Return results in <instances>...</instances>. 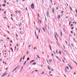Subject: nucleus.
Wrapping results in <instances>:
<instances>
[{
    "mask_svg": "<svg viewBox=\"0 0 77 77\" xmlns=\"http://www.w3.org/2000/svg\"><path fill=\"white\" fill-rule=\"evenodd\" d=\"M31 5V7L32 9H34V5H33V4L32 3V5Z\"/></svg>",
    "mask_w": 77,
    "mask_h": 77,
    "instance_id": "f257e3e1",
    "label": "nucleus"
},
{
    "mask_svg": "<svg viewBox=\"0 0 77 77\" xmlns=\"http://www.w3.org/2000/svg\"><path fill=\"white\" fill-rule=\"evenodd\" d=\"M7 74H6V73H4L3 75H2L1 76L2 77H3L4 76H5V75H7Z\"/></svg>",
    "mask_w": 77,
    "mask_h": 77,
    "instance_id": "f03ea898",
    "label": "nucleus"
},
{
    "mask_svg": "<svg viewBox=\"0 0 77 77\" xmlns=\"http://www.w3.org/2000/svg\"><path fill=\"white\" fill-rule=\"evenodd\" d=\"M19 65H18V66L16 67V68H15L13 70V72H14V71H15L18 68V67Z\"/></svg>",
    "mask_w": 77,
    "mask_h": 77,
    "instance_id": "7ed1b4c3",
    "label": "nucleus"
},
{
    "mask_svg": "<svg viewBox=\"0 0 77 77\" xmlns=\"http://www.w3.org/2000/svg\"><path fill=\"white\" fill-rule=\"evenodd\" d=\"M63 55L64 56H66V53H63Z\"/></svg>",
    "mask_w": 77,
    "mask_h": 77,
    "instance_id": "20e7f679",
    "label": "nucleus"
},
{
    "mask_svg": "<svg viewBox=\"0 0 77 77\" xmlns=\"http://www.w3.org/2000/svg\"><path fill=\"white\" fill-rule=\"evenodd\" d=\"M60 18V15H59L58 16H57V18L59 19Z\"/></svg>",
    "mask_w": 77,
    "mask_h": 77,
    "instance_id": "39448f33",
    "label": "nucleus"
},
{
    "mask_svg": "<svg viewBox=\"0 0 77 77\" xmlns=\"http://www.w3.org/2000/svg\"><path fill=\"white\" fill-rule=\"evenodd\" d=\"M35 61V60H32V61H31L30 62V63H32V62H34Z\"/></svg>",
    "mask_w": 77,
    "mask_h": 77,
    "instance_id": "423d86ee",
    "label": "nucleus"
},
{
    "mask_svg": "<svg viewBox=\"0 0 77 77\" xmlns=\"http://www.w3.org/2000/svg\"><path fill=\"white\" fill-rule=\"evenodd\" d=\"M52 12L53 13H54V8H52Z\"/></svg>",
    "mask_w": 77,
    "mask_h": 77,
    "instance_id": "0eeeda50",
    "label": "nucleus"
},
{
    "mask_svg": "<svg viewBox=\"0 0 77 77\" xmlns=\"http://www.w3.org/2000/svg\"><path fill=\"white\" fill-rule=\"evenodd\" d=\"M2 6H3L4 7H5V6H6V5H5V4H3L2 5Z\"/></svg>",
    "mask_w": 77,
    "mask_h": 77,
    "instance_id": "6e6552de",
    "label": "nucleus"
},
{
    "mask_svg": "<svg viewBox=\"0 0 77 77\" xmlns=\"http://www.w3.org/2000/svg\"><path fill=\"white\" fill-rule=\"evenodd\" d=\"M27 62V61H25V62H24V65H26V62Z\"/></svg>",
    "mask_w": 77,
    "mask_h": 77,
    "instance_id": "1a4fd4ad",
    "label": "nucleus"
},
{
    "mask_svg": "<svg viewBox=\"0 0 77 77\" xmlns=\"http://www.w3.org/2000/svg\"><path fill=\"white\" fill-rule=\"evenodd\" d=\"M42 28L43 29V31L45 32V29H44V27H42Z\"/></svg>",
    "mask_w": 77,
    "mask_h": 77,
    "instance_id": "9d476101",
    "label": "nucleus"
},
{
    "mask_svg": "<svg viewBox=\"0 0 77 77\" xmlns=\"http://www.w3.org/2000/svg\"><path fill=\"white\" fill-rule=\"evenodd\" d=\"M22 57H21L20 61V62H21V60H22Z\"/></svg>",
    "mask_w": 77,
    "mask_h": 77,
    "instance_id": "9b49d317",
    "label": "nucleus"
},
{
    "mask_svg": "<svg viewBox=\"0 0 77 77\" xmlns=\"http://www.w3.org/2000/svg\"><path fill=\"white\" fill-rule=\"evenodd\" d=\"M69 67L71 68V69H72V67H71L69 65Z\"/></svg>",
    "mask_w": 77,
    "mask_h": 77,
    "instance_id": "f8f14e48",
    "label": "nucleus"
},
{
    "mask_svg": "<svg viewBox=\"0 0 77 77\" xmlns=\"http://www.w3.org/2000/svg\"><path fill=\"white\" fill-rule=\"evenodd\" d=\"M65 72H67V70L66 68L65 69Z\"/></svg>",
    "mask_w": 77,
    "mask_h": 77,
    "instance_id": "ddd939ff",
    "label": "nucleus"
},
{
    "mask_svg": "<svg viewBox=\"0 0 77 77\" xmlns=\"http://www.w3.org/2000/svg\"><path fill=\"white\" fill-rule=\"evenodd\" d=\"M22 25V24H21V23H20V25H19V26H21V25Z\"/></svg>",
    "mask_w": 77,
    "mask_h": 77,
    "instance_id": "4468645a",
    "label": "nucleus"
},
{
    "mask_svg": "<svg viewBox=\"0 0 77 77\" xmlns=\"http://www.w3.org/2000/svg\"><path fill=\"white\" fill-rule=\"evenodd\" d=\"M56 35H57V38H58V35H57V32H56Z\"/></svg>",
    "mask_w": 77,
    "mask_h": 77,
    "instance_id": "2eb2a0df",
    "label": "nucleus"
},
{
    "mask_svg": "<svg viewBox=\"0 0 77 77\" xmlns=\"http://www.w3.org/2000/svg\"><path fill=\"white\" fill-rule=\"evenodd\" d=\"M61 36H62V31L61 32Z\"/></svg>",
    "mask_w": 77,
    "mask_h": 77,
    "instance_id": "dca6fc26",
    "label": "nucleus"
},
{
    "mask_svg": "<svg viewBox=\"0 0 77 77\" xmlns=\"http://www.w3.org/2000/svg\"><path fill=\"white\" fill-rule=\"evenodd\" d=\"M36 64V63H32V65H35Z\"/></svg>",
    "mask_w": 77,
    "mask_h": 77,
    "instance_id": "f3484780",
    "label": "nucleus"
},
{
    "mask_svg": "<svg viewBox=\"0 0 77 77\" xmlns=\"http://www.w3.org/2000/svg\"><path fill=\"white\" fill-rule=\"evenodd\" d=\"M48 69L49 70H50V67H49V66H48Z\"/></svg>",
    "mask_w": 77,
    "mask_h": 77,
    "instance_id": "a211bd4d",
    "label": "nucleus"
},
{
    "mask_svg": "<svg viewBox=\"0 0 77 77\" xmlns=\"http://www.w3.org/2000/svg\"><path fill=\"white\" fill-rule=\"evenodd\" d=\"M59 52L60 53V54H61V51H59Z\"/></svg>",
    "mask_w": 77,
    "mask_h": 77,
    "instance_id": "6ab92c4d",
    "label": "nucleus"
},
{
    "mask_svg": "<svg viewBox=\"0 0 77 77\" xmlns=\"http://www.w3.org/2000/svg\"><path fill=\"white\" fill-rule=\"evenodd\" d=\"M71 45H72V46L73 47H74V46H73V45H72V44L71 43Z\"/></svg>",
    "mask_w": 77,
    "mask_h": 77,
    "instance_id": "aec40b11",
    "label": "nucleus"
},
{
    "mask_svg": "<svg viewBox=\"0 0 77 77\" xmlns=\"http://www.w3.org/2000/svg\"><path fill=\"white\" fill-rule=\"evenodd\" d=\"M70 9L71 10V11H72V8L71 7L70 8Z\"/></svg>",
    "mask_w": 77,
    "mask_h": 77,
    "instance_id": "412c9836",
    "label": "nucleus"
},
{
    "mask_svg": "<svg viewBox=\"0 0 77 77\" xmlns=\"http://www.w3.org/2000/svg\"><path fill=\"white\" fill-rule=\"evenodd\" d=\"M29 60V58H27V60Z\"/></svg>",
    "mask_w": 77,
    "mask_h": 77,
    "instance_id": "4be33fe9",
    "label": "nucleus"
},
{
    "mask_svg": "<svg viewBox=\"0 0 77 77\" xmlns=\"http://www.w3.org/2000/svg\"><path fill=\"white\" fill-rule=\"evenodd\" d=\"M44 72H42L41 73V74H44Z\"/></svg>",
    "mask_w": 77,
    "mask_h": 77,
    "instance_id": "5701e85b",
    "label": "nucleus"
},
{
    "mask_svg": "<svg viewBox=\"0 0 77 77\" xmlns=\"http://www.w3.org/2000/svg\"><path fill=\"white\" fill-rule=\"evenodd\" d=\"M37 57H38V58H40V57H39V56L38 55H37Z\"/></svg>",
    "mask_w": 77,
    "mask_h": 77,
    "instance_id": "b1692460",
    "label": "nucleus"
},
{
    "mask_svg": "<svg viewBox=\"0 0 77 77\" xmlns=\"http://www.w3.org/2000/svg\"><path fill=\"white\" fill-rule=\"evenodd\" d=\"M55 38H56V39H57V37H56V35H55Z\"/></svg>",
    "mask_w": 77,
    "mask_h": 77,
    "instance_id": "393cba45",
    "label": "nucleus"
},
{
    "mask_svg": "<svg viewBox=\"0 0 77 77\" xmlns=\"http://www.w3.org/2000/svg\"><path fill=\"white\" fill-rule=\"evenodd\" d=\"M25 57V56H23V59L24 60V58Z\"/></svg>",
    "mask_w": 77,
    "mask_h": 77,
    "instance_id": "a878e982",
    "label": "nucleus"
},
{
    "mask_svg": "<svg viewBox=\"0 0 77 77\" xmlns=\"http://www.w3.org/2000/svg\"><path fill=\"white\" fill-rule=\"evenodd\" d=\"M15 13H16V14H18V13L17 12V11H15Z\"/></svg>",
    "mask_w": 77,
    "mask_h": 77,
    "instance_id": "bb28decb",
    "label": "nucleus"
},
{
    "mask_svg": "<svg viewBox=\"0 0 77 77\" xmlns=\"http://www.w3.org/2000/svg\"><path fill=\"white\" fill-rule=\"evenodd\" d=\"M11 48V50H12V51H13V49H12V48Z\"/></svg>",
    "mask_w": 77,
    "mask_h": 77,
    "instance_id": "cd10ccee",
    "label": "nucleus"
},
{
    "mask_svg": "<svg viewBox=\"0 0 77 77\" xmlns=\"http://www.w3.org/2000/svg\"><path fill=\"white\" fill-rule=\"evenodd\" d=\"M65 42L67 44H68V43H67V42H66V41H65Z\"/></svg>",
    "mask_w": 77,
    "mask_h": 77,
    "instance_id": "c85d7f7f",
    "label": "nucleus"
},
{
    "mask_svg": "<svg viewBox=\"0 0 77 77\" xmlns=\"http://www.w3.org/2000/svg\"><path fill=\"white\" fill-rule=\"evenodd\" d=\"M4 2H5V3H6V0H4Z\"/></svg>",
    "mask_w": 77,
    "mask_h": 77,
    "instance_id": "c756f323",
    "label": "nucleus"
},
{
    "mask_svg": "<svg viewBox=\"0 0 77 77\" xmlns=\"http://www.w3.org/2000/svg\"><path fill=\"white\" fill-rule=\"evenodd\" d=\"M56 53H57V50H56Z\"/></svg>",
    "mask_w": 77,
    "mask_h": 77,
    "instance_id": "7c9ffc66",
    "label": "nucleus"
},
{
    "mask_svg": "<svg viewBox=\"0 0 77 77\" xmlns=\"http://www.w3.org/2000/svg\"><path fill=\"white\" fill-rule=\"evenodd\" d=\"M71 27H72V26H73V24H71Z\"/></svg>",
    "mask_w": 77,
    "mask_h": 77,
    "instance_id": "2f4dec72",
    "label": "nucleus"
},
{
    "mask_svg": "<svg viewBox=\"0 0 77 77\" xmlns=\"http://www.w3.org/2000/svg\"><path fill=\"white\" fill-rule=\"evenodd\" d=\"M56 9H57H57H58V7H57L56 8Z\"/></svg>",
    "mask_w": 77,
    "mask_h": 77,
    "instance_id": "473e14b6",
    "label": "nucleus"
},
{
    "mask_svg": "<svg viewBox=\"0 0 77 77\" xmlns=\"http://www.w3.org/2000/svg\"><path fill=\"white\" fill-rule=\"evenodd\" d=\"M66 68L67 69H69V68H68V67H66Z\"/></svg>",
    "mask_w": 77,
    "mask_h": 77,
    "instance_id": "72a5a7b5",
    "label": "nucleus"
},
{
    "mask_svg": "<svg viewBox=\"0 0 77 77\" xmlns=\"http://www.w3.org/2000/svg\"><path fill=\"white\" fill-rule=\"evenodd\" d=\"M39 33H40V29H39Z\"/></svg>",
    "mask_w": 77,
    "mask_h": 77,
    "instance_id": "f704fd0d",
    "label": "nucleus"
},
{
    "mask_svg": "<svg viewBox=\"0 0 77 77\" xmlns=\"http://www.w3.org/2000/svg\"><path fill=\"white\" fill-rule=\"evenodd\" d=\"M27 54H29V52L28 51L27 52Z\"/></svg>",
    "mask_w": 77,
    "mask_h": 77,
    "instance_id": "c9c22d12",
    "label": "nucleus"
},
{
    "mask_svg": "<svg viewBox=\"0 0 77 77\" xmlns=\"http://www.w3.org/2000/svg\"><path fill=\"white\" fill-rule=\"evenodd\" d=\"M75 11L76 12V13H77V10H75Z\"/></svg>",
    "mask_w": 77,
    "mask_h": 77,
    "instance_id": "e433bc0d",
    "label": "nucleus"
},
{
    "mask_svg": "<svg viewBox=\"0 0 77 77\" xmlns=\"http://www.w3.org/2000/svg\"><path fill=\"white\" fill-rule=\"evenodd\" d=\"M35 71H36V72H37V71H38V70H36Z\"/></svg>",
    "mask_w": 77,
    "mask_h": 77,
    "instance_id": "4c0bfd02",
    "label": "nucleus"
},
{
    "mask_svg": "<svg viewBox=\"0 0 77 77\" xmlns=\"http://www.w3.org/2000/svg\"><path fill=\"white\" fill-rule=\"evenodd\" d=\"M16 36H17V37H18V35H17V33H16Z\"/></svg>",
    "mask_w": 77,
    "mask_h": 77,
    "instance_id": "58836bf2",
    "label": "nucleus"
},
{
    "mask_svg": "<svg viewBox=\"0 0 77 77\" xmlns=\"http://www.w3.org/2000/svg\"><path fill=\"white\" fill-rule=\"evenodd\" d=\"M54 53L55 54H56V53L54 52Z\"/></svg>",
    "mask_w": 77,
    "mask_h": 77,
    "instance_id": "ea45409f",
    "label": "nucleus"
},
{
    "mask_svg": "<svg viewBox=\"0 0 77 77\" xmlns=\"http://www.w3.org/2000/svg\"><path fill=\"white\" fill-rule=\"evenodd\" d=\"M66 5L67 6H68V4L66 3Z\"/></svg>",
    "mask_w": 77,
    "mask_h": 77,
    "instance_id": "a19ab883",
    "label": "nucleus"
},
{
    "mask_svg": "<svg viewBox=\"0 0 77 77\" xmlns=\"http://www.w3.org/2000/svg\"><path fill=\"white\" fill-rule=\"evenodd\" d=\"M61 13H63V11H62Z\"/></svg>",
    "mask_w": 77,
    "mask_h": 77,
    "instance_id": "79ce46f5",
    "label": "nucleus"
},
{
    "mask_svg": "<svg viewBox=\"0 0 77 77\" xmlns=\"http://www.w3.org/2000/svg\"><path fill=\"white\" fill-rule=\"evenodd\" d=\"M58 59L60 60V61H61V60L59 58Z\"/></svg>",
    "mask_w": 77,
    "mask_h": 77,
    "instance_id": "37998d69",
    "label": "nucleus"
},
{
    "mask_svg": "<svg viewBox=\"0 0 77 77\" xmlns=\"http://www.w3.org/2000/svg\"><path fill=\"white\" fill-rule=\"evenodd\" d=\"M36 49V47H34V50H35Z\"/></svg>",
    "mask_w": 77,
    "mask_h": 77,
    "instance_id": "c03bdc74",
    "label": "nucleus"
},
{
    "mask_svg": "<svg viewBox=\"0 0 77 77\" xmlns=\"http://www.w3.org/2000/svg\"><path fill=\"white\" fill-rule=\"evenodd\" d=\"M63 30H64V32H65V28L63 29Z\"/></svg>",
    "mask_w": 77,
    "mask_h": 77,
    "instance_id": "a18cd8bd",
    "label": "nucleus"
},
{
    "mask_svg": "<svg viewBox=\"0 0 77 77\" xmlns=\"http://www.w3.org/2000/svg\"><path fill=\"white\" fill-rule=\"evenodd\" d=\"M4 14H6V11H5L4 12Z\"/></svg>",
    "mask_w": 77,
    "mask_h": 77,
    "instance_id": "49530a36",
    "label": "nucleus"
},
{
    "mask_svg": "<svg viewBox=\"0 0 77 77\" xmlns=\"http://www.w3.org/2000/svg\"><path fill=\"white\" fill-rule=\"evenodd\" d=\"M1 41L2 42V41H3V40L2 39L1 40Z\"/></svg>",
    "mask_w": 77,
    "mask_h": 77,
    "instance_id": "de8ad7c7",
    "label": "nucleus"
},
{
    "mask_svg": "<svg viewBox=\"0 0 77 77\" xmlns=\"http://www.w3.org/2000/svg\"><path fill=\"white\" fill-rule=\"evenodd\" d=\"M36 30H38V27H36Z\"/></svg>",
    "mask_w": 77,
    "mask_h": 77,
    "instance_id": "09e8293b",
    "label": "nucleus"
},
{
    "mask_svg": "<svg viewBox=\"0 0 77 77\" xmlns=\"http://www.w3.org/2000/svg\"><path fill=\"white\" fill-rule=\"evenodd\" d=\"M49 73H51V71H49Z\"/></svg>",
    "mask_w": 77,
    "mask_h": 77,
    "instance_id": "8fccbe9b",
    "label": "nucleus"
},
{
    "mask_svg": "<svg viewBox=\"0 0 77 77\" xmlns=\"http://www.w3.org/2000/svg\"><path fill=\"white\" fill-rule=\"evenodd\" d=\"M66 18H68V16H66Z\"/></svg>",
    "mask_w": 77,
    "mask_h": 77,
    "instance_id": "3c124183",
    "label": "nucleus"
},
{
    "mask_svg": "<svg viewBox=\"0 0 77 77\" xmlns=\"http://www.w3.org/2000/svg\"><path fill=\"white\" fill-rule=\"evenodd\" d=\"M11 19L12 20H13V19H12V18L11 17Z\"/></svg>",
    "mask_w": 77,
    "mask_h": 77,
    "instance_id": "603ef678",
    "label": "nucleus"
},
{
    "mask_svg": "<svg viewBox=\"0 0 77 77\" xmlns=\"http://www.w3.org/2000/svg\"><path fill=\"white\" fill-rule=\"evenodd\" d=\"M11 17H13V15L12 14H11Z\"/></svg>",
    "mask_w": 77,
    "mask_h": 77,
    "instance_id": "864d4df0",
    "label": "nucleus"
},
{
    "mask_svg": "<svg viewBox=\"0 0 77 77\" xmlns=\"http://www.w3.org/2000/svg\"><path fill=\"white\" fill-rule=\"evenodd\" d=\"M71 29H74V27H72L71 28Z\"/></svg>",
    "mask_w": 77,
    "mask_h": 77,
    "instance_id": "5fc2aeb1",
    "label": "nucleus"
},
{
    "mask_svg": "<svg viewBox=\"0 0 77 77\" xmlns=\"http://www.w3.org/2000/svg\"><path fill=\"white\" fill-rule=\"evenodd\" d=\"M74 74H75V72H74Z\"/></svg>",
    "mask_w": 77,
    "mask_h": 77,
    "instance_id": "6e6d98bb",
    "label": "nucleus"
},
{
    "mask_svg": "<svg viewBox=\"0 0 77 77\" xmlns=\"http://www.w3.org/2000/svg\"><path fill=\"white\" fill-rule=\"evenodd\" d=\"M38 17H39V14H38Z\"/></svg>",
    "mask_w": 77,
    "mask_h": 77,
    "instance_id": "4d7b16f0",
    "label": "nucleus"
},
{
    "mask_svg": "<svg viewBox=\"0 0 77 77\" xmlns=\"http://www.w3.org/2000/svg\"><path fill=\"white\" fill-rule=\"evenodd\" d=\"M10 42H11V43H12V41H10Z\"/></svg>",
    "mask_w": 77,
    "mask_h": 77,
    "instance_id": "13d9d810",
    "label": "nucleus"
},
{
    "mask_svg": "<svg viewBox=\"0 0 77 77\" xmlns=\"http://www.w3.org/2000/svg\"><path fill=\"white\" fill-rule=\"evenodd\" d=\"M69 25H70V24H71V23H70V22H69Z\"/></svg>",
    "mask_w": 77,
    "mask_h": 77,
    "instance_id": "bf43d9fd",
    "label": "nucleus"
},
{
    "mask_svg": "<svg viewBox=\"0 0 77 77\" xmlns=\"http://www.w3.org/2000/svg\"><path fill=\"white\" fill-rule=\"evenodd\" d=\"M52 71H54L53 69H52Z\"/></svg>",
    "mask_w": 77,
    "mask_h": 77,
    "instance_id": "052dcab7",
    "label": "nucleus"
},
{
    "mask_svg": "<svg viewBox=\"0 0 77 77\" xmlns=\"http://www.w3.org/2000/svg\"><path fill=\"white\" fill-rule=\"evenodd\" d=\"M30 45H29V47H30Z\"/></svg>",
    "mask_w": 77,
    "mask_h": 77,
    "instance_id": "680f3d73",
    "label": "nucleus"
},
{
    "mask_svg": "<svg viewBox=\"0 0 77 77\" xmlns=\"http://www.w3.org/2000/svg\"><path fill=\"white\" fill-rule=\"evenodd\" d=\"M56 5V3H54V5Z\"/></svg>",
    "mask_w": 77,
    "mask_h": 77,
    "instance_id": "e2e57ef3",
    "label": "nucleus"
},
{
    "mask_svg": "<svg viewBox=\"0 0 77 77\" xmlns=\"http://www.w3.org/2000/svg\"><path fill=\"white\" fill-rule=\"evenodd\" d=\"M71 33H72V31H71Z\"/></svg>",
    "mask_w": 77,
    "mask_h": 77,
    "instance_id": "0e129e2a",
    "label": "nucleus"
},
{
    "mask_svg": "<svg viewBox=\"0 0 77 77\" xmlns=\"http://www.w3.org/2000/svg\"><path fill=\"white\" fill-rule=\"evenodd\" d=\"M8 69V68H6V70H7V69Z\"/></svg>",
    "mask_w": 77,
    "mask_h": 77,
    "instance_id": "69168bd1",
    "label": "nucleus"
},
{
    "mask_svg": "<svg viewBox=\"0 0 77 77\" xmlns=\"http://www.w3.org/2000/svg\"><path fill=\"white\" fill-rule=\"evenodd\" d=\"M12 29H14V27H12Z\"/></svg>",
    "mask_w": 77,
    "mask_h": 77,
    "instance_id": "338daca9",
    "label": "nucleus"
},
{
    "mask_svg": "<svg viewBox=\"0 0 77 77\" xmlns=\"http://www.w3.org/2000/svg\"><path fill=\"white\" fill-rule=\"evenodd\" d=\"M33 72H34V71H33L32 72H31V73L32 74V73H33Z\"/></svg>",
    "mask_w": 77,
    "mask_h": 77,
    "instance_id": "774afa93",
    "label": "nucleus"
}]
</instances>
